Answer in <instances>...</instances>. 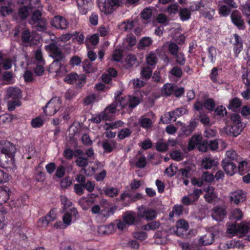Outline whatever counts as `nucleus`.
Wrapping results in <instances>:
<instances>
[{
    "mask_svg": "<svg viewBox=\"0 0 250 250\" xmlns=\"http://www.w3.org/2000/svg\"><path fill=\"white\" fill-rule=\"evenodd\" d=\"M205 9H206V10L201 11L202 15L205 18L211 20L214 14V10L210 8H208L207 6L205 7Z\"/></svg>",
    "mask_w": 250,
    "mask_h": 250,
    "instance_id": "nucleus-49",
    "label": "nucleus"
},
{
    "mask_svg": "<svg viewBox=\"0 0 250 250\" xmlns=\"http://www.w3.org/2000/svg\"><path fill=\"white\" fill-rule=\"evenodd\" d=\"M230 124L236 125H241L242 126H243L245 128V125L243 122H242L241 117L239 114H235V113L232 114V115L230 116Z\"/></svg>",
    "mask_w": 250,
    "mask_h": 250,
    "instance_id": "nucleus-39",
    "label": "nucleus"
},
{
    "mask_svg": "<svg viewBox=\"0 0 250 250\" xmlns=\"http://www.w3.org/2000/svg\"><path fill=\"white\" fill-rule=\"evenodd\" d=\"M231 10L230 8L226 5H223L219 8V13L223 16H227L229 14Z\"/></svg>",
    "mask_w": 250,
    "mask_h": 250,
    "instance_id": "nucleus-63",
    "label": "nucleus"
},
{
    "mask_svg": "<svg viewBox=\"0 0 250 250\" xmlns=\"http://www.w3.org/2000/svg\"><path fill=\"white\" fill-rule=\"evenodd\" d=\"M8 99L20 100L22 97V92L19 88L9 87L6 91Z\"/></svg>",
    "mask_w": 250,
    "mask_h": 250,
    "instance_id": "nucleus-17",
    "label": "nucleus"
},
{
    "mask_svg": "<svg viewBox=\"0 0 250 250\" xmlns=\"http://www.w3.org/2000/svg\"><path fill=\"white\" fill-rule=\"evenodd\" d=\"M106 195L113 197L118 195V190L114 188H107L104 190Z\"/></svg>",
    "mask_w": 250,
    "mask_h": 250,
    "instance_id": "nucleus-53",
    "label": "nucleus"
},
{
    "mask_svg": "<svg viewBox=\"0 0 250 250\" xmlns=\"http://www.w3.org/2000/svg\"><path fill=\"white\" fill-rule=\"evenodd\" d=\"M124 222L128 226L135 224L137 221L136 213L133 211H126L123 215Z\"/></svg>",
    "mask_w": 250,
    "mask_h": 250,
    "instance_id": "nucleus-20",
    "label": "nucleus"
},
{
    "mask_svg": "<svg viewBox=\"0 0 250 250\" xmlns=\"http://www.w3.org/2000/svg\"><path fill=\"white\" fill-rule=\"evenodd\" d=\"M156 150L160 152H165L168 149V145L162 141H158L156 144Z\"/></svg>",
    "mask_w": 250,
    "mask_h": 250,
    "instance_id": "nucleus-48",
    "label": "nucleus"
},
{
    "mask_svg": "<svg viewBox=\"0 0 250 250\" xmlns=\"http://www.w3.org/2000/svg\"><path fill=\"white\" fill-rule=\"evenodd\" d=\"M96 96L94 94H89L84 99L83 103L85 105H88L93 103L95 101Z\"/></svg>",
    "mask_w": 250,
    "mask_h": 250,
    "instance_id": "nucleus-64",
    "label": "nucleus"
},
{
    "mask_svg": "<svg viewBox=\"0 0 250 250\" xmlns=\"http://www.w3.org/2000/svg\"><path fill=\"white\" fill-rule=\"evenodd\" d=\"M152 43V39L148 37H145L141 39L138 44V48L143 49L146 47L150 46Z\"/></svg>",
    "mask_w": 250,
    "mask_h": 250,
    "instance_id": "nucleus-32",
    "label": "nucleus"
},
{
    "mask_svg": "<svg viewBox=\"0 0 250 250\" xmlns=\"http://www.w3.org/2000/svg\"><path fill=\"white\" fill-rule=\"evenodd\" d=\"M117 146V142L114 140H104L102 143V147L105 153H111Z\"/></svg>",
    "mask_w": 250,
    "mask_h": 250,
    "instance_id": "nucleus-21",
    "label": "nucleus"
},
{
    "mask_svg": "<svg viewBox=\"0 0 250 250\" xmlns=\"http://www.w3.org/2000/svg\"><path fill=\"white\" fill-rule=\"evenodd\" d=\"M11 193L10 188L7 186H3L0 188V205H1L10 199Z\"/></svg>",
    "mask_w": 250,
    "mask_h": 250,
    "instance_id": "nucleus-19",
    "label": "nucleus"
},
{
    "mask_svg": "<svg viewBox=\"0 0 250 250\" xmlns=\"http://www.w3.org/2000/svg\"><path fill=\"white\" fill-rule=\"evenodd\" d=\"M244 128L243 126L229 124L227 125L224 128L226 134L230 136L237 137L239 135Z\"/></svg>",
    "mask_w": 250,
    "mask_h": 250,
    "instance_id": "nucleus-13",
    "label": "nucleus"
},
{
    "mask_svg": "<svg viewBox=\"0 0 250 250\" xmlns=\"http://www.w3.org/2000/svg\"><path fill=\"white\" fill-rule=\"evenodd\" d=\"M202 140V136L200 134H195L192 136L191 138L189 139L188 142V149L189 151L192 150L194 149L195 146H196L198 144L201 142Z\"/></svg>",
    "mask_w": 250,
    "mask_h": 250,
    "instance_id": "nucleus-24",
    "label": "nucleus"
},
{
    "mask_svg": "<svg viewBox=\"0 0 250 250\" xmlns=\"http://www.w3.org/2000/svg\"><path fill=\"white\" fill-rule=\"evenodd\" d=\"M204 106L208 111L211 112L215 108V103L213 99L208 98L204 102Z\"/></svg>",
    "mask_w": 250,
    "mask_h": 250,
    "instance_id": "nucleus-45",
    "label": "nucleus"
},
{
    "mask_svg": "<svg viewBox=\"0 0 250 250\" xmlns=\"http://www.w3.org/2000/svg\"><path fill=\"white\" fill-rule=\"evenodd\" d=\"M106 116L104 113L102 111L100 113L96 114L95 116H92L91 119L92 122L96 124L100 123L102 120L108 121L106 118Z\"/></svg>",
    "mask_w": 250,
    "mask_h": 250,
    "instance_id": "nucleus-44",
    "label": "nucleus"
},
{
    "mask_svg": "<svg viewBox=\"0 0 250 250\" xmlns=\"http://www.w3.org/2000/svg\"><path fill=\"white\" fill-rule=\"evenodd\" d=\"M191 13L190 10L187 8H184L180 9L179 12V17L182 21H185L190 18Z\"/></svg>",
    "mask_w": 250,
    "mask_h": 250,
    "instance_id": "nucleus-42",
    "label": "nucleus"
},
{
    "mask_svg": "<svg viewBox=\"0 0 250 250\" xmlns=\"http://www.w3.org/2000/svg\"><path fill=\"white\" fill-rule=\"evenodd\" d=\"M246 200V195L242 190L239 189L232 192L230 196V200L231 203H233L238 205L240 202H243Z\"/></svg>",
    "mask_w": 250,
    "mask_h": 250,
    "instance_id": "nucleus-16",
    "label": "nucleus"
},
{
    "mask_svg": "<svg viewBox=\"0 0 250 250\" xmlns=\"http://www.w3.org/2000/svg\"><path fill=\"white\" fill-rule=\"evenodd\" d=\"M132 133V131L128 128H124L122 129L118 134V137L120 140H123L126 137H129Z\"/></svg>",
    "mask_w": 250,
    "mask_h": 250,
    "instance_id": "nucleus-47",
    "label": "nucleus"
},
{
    "mask_svg": "<svg viewBox=\"0 0 250 250\" xmlns=\"http://www.w3.org/2000/svg\"><path fill=\"white\" fill-rule=\"evenodd\" d=\"M137 59L134 55H128L125 60V64H124L125 68L127 69L132 67L135 64Z\"/></svg>",
    "mask_w": 250,
    "mask_h": 250,
    "instance_id": "nucleus-36",
    "label": "nucleus"
},
{
    "mask_svg": "<svg viewBox=\"0 0 250 250\" xmlns=\"http://www.w3.org/2000/svg\"><path fill=\"white\" fill-rule=\"evenodd\" d=\"M31 24L35 25V28L38 31L43 32L47 29L46 19L42 17V14L39 10H35L33 12Z\"/></svg>",
    "mask_w": 250,
    "mask_h": 250,
    "instance_id": "nucleus-4",
    "label": "nucleus"
},
{
    "mask_svg": "<svg viewBox=\"0 0 250 250\" xmlns=\"http://www.w3.org/2000/svg\"><path fill=\"white\" fill-rule=\"evenodd\" d=\"M97 196V194L90 193L87 195V197L83 196L79 201V204L85 203L86 205L90 206L94 203L95 198Z\"/></svg>",
    "mask_w": 250,
    "mask_h": 250,
    "instance_id": "nucleus-26",
    "label": "nucleus"
},
{
    "mask_svg": "<svg viewBox=\"0 0 250 250\" xmlns=\"http://www.w3.org/2000/svg\"><path fill=\"white\" fill-rule=\"evenodd\" d=\"M61 104L62 101L60 97L52 98L43 108L44 113L46 116H51L54 115L60 109Z\"/></svg>",
    "mask_w": 250,
    "mask_h": 250,
    "instance_id": "nucleus-2",
    "label": "nucleus"
},
{
    "mask_svg": "<svg viewBox=\"0 0 250 250\" xmlns=\"http://www.w3.org/2000/svg\"><path fill=\"white\" fill-rule=\"evenodd\" d=\"M147 164L146 159L144 155L140 157L136 163V166L138 168L145 167Z\"/></svg>",
    "mask_w": 250,
    "mask_h": 250,
    "instance_id": "nucleus-56",
    "label": "nucleus"
},
{
    "mask_svg": "<svg viewBox=\"0 0 250 250\" xmlns=\"http://www.w3.org/2000/svg\"><path fill=\"white\" fill-rule=\"evenodd\" d=\"M21 40L26 46H33L37 44L36 40H34L30 31L26 28L22 30Z\"/></svg>",
    "mask_w": 250,
    "mask_h": 250,
    "instance_id": "nucleus-11",
    "label": "nucleus"
},
{
    "mask_svg": "<svg viewBox=\"0 0 250 250\" xmlns=\"http://www.w3.org/2000/svg\"><path fill=\"white\" fill-rule=\"evenodd\" d=\"M222 166L226 173L228 175L232 176L237 172L236 164L229 160H223L222 161Z\"/></svg>",
    "mask_w": 250,
    "mask_h": 250,
    "instance_id": "nucleus-14",
    "label": "nucleus"
},
{
    "mask_svg": "<svg viewBox=\"0 0 250 250\" xmlns=\"http://www.w3.org/2000/svg\"><path fill=\"white\" fill-rule=\"evenodd\" d=\"M146 60L147 64L151 66L155 65L158 61L157 55L153 52H150L147 55Z\"/></svg>",
    "mask_w": 250,
    "mask_h": 250,
    "instance_id": "nucleus-38",
    "label": "nucleus"
},
{
    "mask_svg": "<svg viewBox=\"0 0 250 250\" xmlns=\"http://www.w3.org/2000/svg\"><path fill=\"white\" fill-rule=\"evenodd\" d=\"M198 124V121L194 119L190 122L188 125L182 126L181 128L182 132L186 136H189L195 130Z\"/></svg>",
    "mask_w": 250,
    "mask_h": 250,
    "instance_id": "nucleus-18",
    "label": "nucleus"
},
{
    "mask_svg": "<svg viewBox=\"0 0 250 250\" xmlns=\"http://www.w3.org/2000/svg\"><path fill=\"white\" fill-rule=\"evenodd\" d=\"M45 216L49 223L54 221L57 218L56 208H52Z\"/></svg>",
    "mask_w": 250,
    "mask_h": 250,
    "instance_id": "nucleus-55",
    "label": "nucleus"
},
{
    "mask_svg": "<svg viewBox=\"0 0 250 250\" xmlns=\"http://www.w3.org/2000/svg\"><path fill=\"white\" fill-rule=\"evenodd\" d=\"M238 224H232L229 226L227 232L229 234L235 235L238 233Z\"/></svg>",
    "mask_w": 250,
    "mask_h": 250,
    "instance_id": "nucleus-60",
    "label": "nucleus"
},
{
    "mask_svg": "<svg viewBox=\"0 0 250 250\" xmlns=\"http://www.w3.org/2000/svg\"><path fill=\"white\" fill-rule=\"evenodd\" d=\"M139 123L142 127L145 129H148L151 127L152 122L149 118L141 117L139 120Z\"/></svg>",
    "mask_w": 250,
    "mask_h": 250,
    "instance_id": "nucleus-41",
    "label": "nucleus"
},
{
    "mask_svg": "<svg viewBox=\"0 0 250 250\" xmlns=\"http://www.w3.org/2000/svg\"><path fill=\"white\" fill-rule=\"evenodd\" d=\"M241 105V100L237 97H235L229 101L228 108L229 109H236L240 107Z\"/></svg>",
    "mask_w": 250,
    "mask_h": 250,
    "instance_id": "nucleus-35",
    "label": "nucleus"
},
{
    "mask_svg": "<svg viewBox=\"0 0 250 250\" xmlns=\"http://www.w3.org/2000/svg\"><path fill=\"white\" fill-rule=\"evenodd\" d=\"M13 11V9L9 6H1L0 7V12L3 17L11 14Z\"/></svg>",
    "mask_w": 250,
    "mask_h": 250,
    "instance_id": "nucleus-61",
    "label": "nucleus"
},
{
    "mask_svg": "<svg viewBox=\"0 0 250 250\" xmlns=\"http://www.w3.org/2000/svg\"><path fill=\"white\" fill-rule=\"evenodd\" d=\"M186 109L184 107L177 108L175 110L167 112L164 115V119L166 123H169L171 121L175 122L178 117L186 114Z\"/></svg>",
    "mask_w": 250,
    "mask_h": 250,
    "instance_id": "nucleus-9",
    "label": "nucleus"
},
{
    "mask_svg": "<svg viewBox=\"0 0 250 250\" xmlns=\"http://www.w3.org/2000/svg\"><path fill=\"white\" fill-rule=\"evenodd\" d=\"M232 22L239 29H244L245 28L244 21L240 12L237 10H233L230 14Z\"/></svg>",
    "mask_w": 250,
    "mask_h": 250,
    "instance_id": "nucleus-12",
    "label": "nucleus"
},
{
    "mask_svg": "<svg viewBox=\"0 0 250 250\" xmlns=\"http://www.w3.org/2000/svg\"><path fill=\"white\" fill-rule=\"evenodd\" d=\"M152 72V69L149 66L144 67L141 70L142 77L144 78H150Z\"/></svg>",
    "mask_w": 250,
    "mask_h": 250,
    "instance_id": "nucleus-62",
    "label": "nucleus"
},
{
    "mask_svg": "<svg viewBox=\"0 0 250 250\" xmlns=\"http://www.w3.org/2000/svg\"><path fill=\"white\" fill-rule=\"evenodd\" d=\"M79 217V213L75 208H72L64 213L62 216V221L67 227L71 224L72 221H75Z\"/></svg>",
    "mask_w": 250,
    "mask_h": 250,
    "instance_id": "nucleus-10",
    "label": "nucleus"
},
{
    "mask_svg": "<svg viewBox=\"0 0 250 250\" xmlns=\"http://www.w3.org/2000/svg\"><path fill=\"white\" fill-rule=\"evenodd\" d=\"M137 214L139 219L146 221H151L157 216V213L154 209L143 207L139 208Z\"/></svg>",
    "mask_w": 250,
    "mask_h": 250,
    "instance_id": "nucleus-6",
    "label": "nucleus"
},
{
    "mask_svg": "<svg viewBox=\"0 0 250 250\" xmlns=\"http://www.w3.org/2000/svg\"><path fill=\"white\" fill-rule=\"evenodd\" d=\"M43 121L41 118L37 117L32 120L31 125L34 128H39L43 125Z\"/></svg>",
    "mask_w": 250,
    "mask_h": 250,
    "instance_id": "nucleus-52",
    "label": "nucleus"
},
{
    "mask_svg": "<svg viewBox=\"0 0 250 250\" xmlns=\"http://www.w3.org/2000/svg\"><path fill=\"white\" fill-rule=\"evenodd\" d=\"M118 106L117 102H114L111 104L107 106L106 107L103 111V113H104L106 116V118L108 121L110 120L111 114H112L116 112V108Z\"/></svg>",
    "mask_w": 250,
    "mask_h": 250,
    "instance_id": "nucleus-25",
    "label": "nucleus"
},
{
    "mask_svg": "<svg viewBox=\"0 0 250 250\" xmlns=\"http://www.w3.org/2000/svg\"><path fill=\"white\" fill-rule=\"evenodd\" d=\"M214 239V234L211 232H208L199 240V244L203 246H208L211 244Z\"/></svg>",
    "mask_w": 250,
    "mask_h": 250,
    "instance_id": "nucleus-23",
    "label": "nucleus"
},
{
    "mask_svg": "<svg viewBox=\"0 0 250 250\" xmlns=\"http://www.w3.org/2000/svg\"><path fill=\"white\" fill-rule=\"evenodd\" d=\"M83 69L84 71L87 75L83 76L82 78H86V77H94L92 75L90 74H92L93 73L95 72L96 69L93 67L92 63L87 59L85 60L83 62Z\"/></svg>",
    "mask_w": 250,
    "mask_h": 250,
    "instance_id": "nucleus-22",
    "label": "nucleus"
},
{
    "mask_svg": "<svg viewBox=\"0 0 250 250\" xmlns=\"http://www.w3.org/2000/svg\"><path fill=\"white\" fill-rule=\"evenodd\" d=\"M250 229V223L242 222L238 224V233L246 234Z\"/></svg>",
    "mask_w": 250,
    "mask_h": 250,
    "instance_id": "nucleus-37",
    "label": "nucleus"
},
{
    "mask_svg": "<svg viewBox=\"0 0 250 250\" xmlns=\"http://www.w3.org/2000/svg\"><path fill=\"white\" fill-rule=\"evenodd\" d=\"M168 50L172 56H175L179 51L180 47L174 42H168Z\"/></svg>",
    "mask_w": 250,
    "mask_h": 250,
    "instance_id": "nucleus-33",
    "label": "nucleus"
},
{
    "mask_svg": "<svg viewBox=\"0 0 250 250\" xmlns=\"http://www.w3.org/2000/svg\"><path fill=\"white\" fill-rule=\"evenodd\" d=\"M120 7L119 0H107L106 2H99V7L105 15L111 14Z\"/></svg>",
    "mask_w": 250,
    "mask_h": 250,
    "instance_id": "nucleus-5",
    "label": "nucleus"
},
{
    "mask_svg": "<svg viewBox=\"0 0 250 250\" xmlns=\"http://www.w3.org/2000/svg\"><path fill=\"white\" fill-rule=\"evenodd\" d=\"M117 76V71L113 68H109L107 74H103L101 78H109V77H116Z\"/></svg>",
    "mask_w": 250,
    "mask_h": 250,
    "instance_id": "nucleus-54",
    "label": "nucleus"
},
{
    "mask_svg": "<svg viewBox=\"0 0 250 250\" xmlns=\"http://www.w3.org/2000/svg\"><path fill=\"white\" fill-rule=\"evenodd\" d=\"M152 9L150 7L145 8L140 13V18L142 20L147 21L150 20L152 17Z\"/></svg>",
    "mask_w": 250,
    "mask_h": 250,
    "instance_id": "nucleus-34",
    "label": "nucleus"
},
{
    "mask_svg": "<svg viewBox=\"0 0 250 250\" xmlns=\"http://www.w3.org/2000/svg\"><path fill=\"white\" fill-rule=\"evenodd\" d=\"M116 101H118L117 102L118 104L123 108H125L126 106H128V102H127V96L125 97H120V96L117 95L115 97Z\"/></svg>",
    "mask_w": 250,
    "mask_h": 250,
    "instance_id": "nucleus-58",
    "label": "nucleus"
},
{
    "mask_svg": "<svg viewBox=\"0 0 250 250\" xmlns=\"http://www.w3.org/2000/svg\"><path fill=\"white\" fill-rule=\"evenodd\" d=\"M227 210L224 207L217 205L212 208L211 216L213 220L219 222L227 217Z\"/></svg>",
    "mask_w": 250,
    "mask_h": 250,
    "instance_id": "nucleus-8",
    "label": "nucleus"
},
{
    "mask_svg": "<svg viewBox=\"0 0 250 250\" xmlns=\"http://www.w3.org/2000/svg\"><path fill=\"white\" fill-rule=\"evenodd\" d=\"M21 103L20 100H11L7 103L8 109L10 111L14 110L16 107L20 106Z\"/></svg>",
    "mask_w": 250,
    "mask_h": 250,
    "instance_id": "nucleus-46",
    "label": "nucleus"
},
{
    "mask_svg": "<svg viewBox=\"0 0 250 250\" xmlns=\"http://www.w3.org/2000/svg\"><path fill=\"white\" fill-rule=\"evenodd\" d=\"M175 58L176 62L181 65H183L186 62V58L183 53L178 52L175 56H173Z\"/></svg>",
    "mask_w": 250,
    "mask_h": 250,
    "instance_id": "nucleus-57",
    "label": "nucleus"
},
{
    "mask_svg": "<svg viewBox=\"0 0 250 250\" xmlns=\"http://www.w3.org/2000/svg\"><path fill=\"white\" fill-rule=\"evenodd\" d=\"M199 119L201 123L204 125L205 126H210V120L208 116L205 114H202L199 115Z\"/></svg>",
    "mask_w": 250,
    "mask_h": 250,
    "instance_id": "nucleus-59",
    "label": "nucleus"
},
{
    "mask_svg": "<svg viewBox=\"0 0 250 250\" xmlns=\"http://www.w3.org/2000/svg\"><path fill=\"white\" fill-rule=\"evenodd\" d=\"M50 24L57 29H63L67 28L68 22L64 18L56 16L51 21Z\"/></svg>",
    "mask_w": 250,
    "mask_h": 250,
    "instance_id": "nucleus-15",
    "label": "nucleus"
},
{
    "mask_svg": "<svg viewBox=\"0 0 250 250\" xmlns=\"http://www.w3.org/2000/svg\"><path fill=\"white\" fill-rule=\"evenodd\" d=\"M188 228V222L183 219H181L176 222V226L173 228V229L177 236L184 237Z\"/></svg>",
    "mask_w": 250,
    "mask_h": 250,
    "instance_id": "nucleus-7",
    "label": "nucleus"
},
{
    "mask_svg": "<svg viewBox=\"0 0 250 250\" xmlns=\"http://www.w3.org/2000/svg\"><path fill=\"white\" fill-rule=\"evenodd\" d=\"M5 205L9 207L10 210L12 212L14 211V208H19L20 206V201L18 200H10L9 201H7L5 203Z\"/></svg>",
    "mask_w": 250,
    "mask_h": 250,
    "instance_id": "nucleus-50",
    "label": "nucleus"
},
{
    "mask_svg": "<svg viewBox=\"0 0 250 250\" xmlns=\"http://www.w3.org/2000/svg\"><path fill=\"white\" fill-rule=\"evenodd\" d=\"M50 57L53 59L54 61L49 66V71L50 72L54 71L58 74L59 70L65 62V56L61 51L54 54H50Z\"/></svg>",
    "mask_w": 250,
    "mask_h": 250,
    "instance_id": "nucleus-3",
    "label": "nucleus"
},
{
    "mask_svg": "<svg viewBox=\"0 0 250 250\" xmlns=\"http://www.w3.org/2000/svg\"><path fill=\"white\" fill-rule=\"evenodd\" d=\"M64 82L70 84H75L76 88H81L86 83V79H64Z\"/></svg>",
    "mask_w": 250,
    "mask_h": 250,
    "instance_id": "nucleus-29",
    "label": "nucleus"
},
{
    "mask_svg": "<svg viewBox=\"0 0 250 250\" xmlns=\"http://www.w3.org/2000/svg\"><path fill=\"white\" fill-rule=\"evenodd\" d=\"M76 165L79 167L85 168L88 165V159L85 157H77L75 160Z\"/></svg>",
    "mask_w": 250,
    "mask_h": 250,
    "instance_id": "nucleus-43",
    "label": "nucleus"
},
{
    "mask_svg": "<svg viewBox=\"0 0 250 250\" xmlns=\"http://www.w3.org/2000/svg\"><path fill=\"white\" fill-rule=\"evenodd\" d=\"M30 9L27 6H21L18 10V17L22 20H24L29 15Z\"/></svg>",
    "mask_w": 250,
    "mask_h": 250,
    "instance_id": "nucleus-30",
    "label": "nucleus"
},
{
    "mask_svg": "<svg viewBox=\"0 0 250 250\" xmlns=\"http://www.w3.org/2000/svg\"><path fill=\"white\" fill-rule=\"evenodd\" d=\"M128 108L132 110L137 106L141 102L140 99L135 96L128 95L127 96Z\"/></svg>",
    "mask_w": 250,
    "mask_h": 250,
    "instance_id": "nucleus-27",
    "label": "nucleus"
},
{
    "mask_svg": "<svg viewBox=\"0 0 250 250\" xmlns=\"http://www.w3.org/2000/svg\"><path fill=\"white\" fill-rule=\"evenodd\" d=\"M45 49L51 53L50 54H54L62 51L61 49L58 46L56 42H52L48 45H46Z\"/></svg>",
    "mask_w": 250,
    "mask_h": 250,
    "instance_id": "nucleus-40",
    "label": "nucleus"
},
{
    "mask_svg": "<svg viewBox=\"0 0 250 250\" xmlns=\"http://www.w3.org/2000/svg\"><path fill=\"white\" fill-rule=\"evenodd\" d=\"M216 166V162L215 160L209 157H206L203 159L202 167L205 169H210L213 166Z\"/></svg>",
    "mask_w": 250,
    "mask_h": 250,
    "instance_id": "nucleus-28",
    "label": "nucleus"
},
{
    "mask_svg": "<svg viewBox=\"0 0 250 250\" xmlns=\"http://www.w3.org/2000/svg\"><path fill=\"white\" fill-rule=\"evenodd\" d=\"M215 115L223 117L227 114V111L226 108L223 105H219L217 106L214 110Z\"/></svg>",
    "mask_w": 250,
    "mask_h": 250,
    "instance_id": "nucleus-51",
    "label": "nucleus"
},
{
    "mask_svg": "<svg viewBox=\"0 0 250 250\" xmlns=\"http://www.w3.org/2000/svg\"><path fill=\"white\" fill-rule=\"evenodd\" d=\"M174 86L169 83L165 84L162 87L161 93L163 96L167 97L173 94Z\"/></svg>",
    "mask_w": 250,
    "mask_h": 250,
    "instance_id": "nucleus-31",
    "label": "nucleus"
},
{
    "mask_svg": "<svg viewBox=\"0 0 250 250\" xmlns=\"http://www.w3.org/2000/svg\"><path fill=\"white\" fill-rule=\"evenodd\" d=\"M15 145L8 141L0 142V167L6 169L16 168Z\"/></svg>",
    "mask_w": 250,
    "mask_h": 250,
    "instance_id": "nucleus-1",
    "label": "nucleus"
}]
</instances>
